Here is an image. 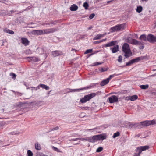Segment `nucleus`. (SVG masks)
<instances>
[{
    "instance_id": "25",
    "label": "nucleus",
    "mask_w": 156,
    "mask_h": 156,
    "mask_svg": "<svg viewBox=\"0 0 156 156\" xmlns=\"http://www.w3.org/2000/svg\"><path fill=\"white\" fill-rule=\"evenodd\" d=\"M139 148L142 151L148 149L149 147L148 145H146L143 146L139 147Z\"/></svg>"
},
{
    "instance_id": "20",
    "label": "nucleus",
    "mask_w": 156,
    "mask_h": 156,
    "mask_svg": "<svg viewBox=\"0 0 156 156\" xmlns=\"http://www.w3.org/2000/svg\"><path fill=\"white\" fill-rule=\"evenodd\" d=\"M78 9V7L75 4H73L70 8V9L71 11H76Z\"/></svg>"
},
{
    "instance_id": "7",
    "label": "nucleus",
    "mask_w": 156,
    "mask_h": 156,
    "mask_svg": "<svg viewBox=\"0 0 156 156\" xmlns=\"http://www.w3.org/2000/svg\"><path fill=\"white\" fill-rule=\"evenodd\" d=\"M118 96H116L115 95H113L109 97L108 98V100L109 102L110 103H114L118 101Z\"/></svg>"
},
{
    "instance_id": "48",
    "label": "nucleus",
    "mask_w": 156,
    "mask_h": 156,
    "mask_svg": "<svg viewBox=\"0 0 156 156\" xmlns=\"http://www.w3.org/2000/svg\"><path fill=\"white\" fill-rule=\"evenodd\" d=\"M31 90L32 91L34 90H39L40 89V87L39 86V85L37 87H31Z\"/></svg>"
},
{
    "instance_id": "8",
    "label": "nucleus",
    "mask_w": 156,
    "mask_h": 156,
    "mask_svg": "<svg viewBox=\"0 0 156 156\" xmlns=\"http://www.w3.org/2000/svg\"><path fill=\"white\" fill-rule=\"evenodd\" d=\"M148 41L151 43H154L156 42V36L151 34L148 35Z\"/></svg>"
},
{
    "instance_id": "3",
    "label": "nucleus",
    "mask_w": 156,
    "mask_h": 156,
    "mask_svg": "<svg viewBox=\"0 0 156 156\" xmlns=\"http://www.w3.org/2000/svg\"><path fill=\"white\" fill-rule=\"evenodd\" d=\"M58 22V20L53 21L52 20H50L47 21H45L42 24L43 26H47L46 27H52L55 25Z\"/></svg>"
},
{
    "instance_id": "17",
    "label": "nucleus",
    "mask_w": 156,
    "mask_h": 156,
    "mask_svg": "<svg viewBox=\"0 0 156 156\" xmlns=\"http://www.w3.org/2000/svg\"><path fill=\"white\" fill-rule=\"evenodd\" d=\"M122 51L124 53V56L127 58V43H125L122 47Z\"/></svg>"
},
{
    "instance_id": "21",
    "label": "nucleus",
    "mask_w": 156,
    "mask_h": 156,
    "mask_svg": "<svg viewBox=\"0 0 156 156\" xmlns=\"http://www.w3.org/2000/svg\"><path fill=\"white\" fill-rule=\"evenodd\" d=\"M109 82V80H108L107 79L102 81L100 84V85L101 86H103L104 85L108 84Z\"/></svg>"
},
{
    "instance_id": "23",
    "label": "nucleus",
    "mask_w": 156,
    "mask_h": 156,
    "mask_svg": "<svg viewBox=\"0 0 156 156\" xmlns=\"http://www.w3.org/2000/svg\"><path fill=\"white\" fill-rule=\"evenodd\" d=\"M39 86L40 87H42L43 89H45L46 90H48L50 88L48 86L44 84H40L39 85Z\"/></svg>"
},
{
    "instance_id": "47",
    "label": "nucleus",
    "mask_w": 156,
    "mask_h": 156,
    "mask_svg": "<svg viewBox=\"0 0 156 156\" xmlns=\"http://www.w3.org/2000/svg\"><path fill=\"white\" fill-rule=\"evenodd\" d=\"M151 125L156 124V119H154L152 120H151Z\"/></svg>"
},
{
    "instance_id": "31",
    "label": "nucleus",
    "mask_w": 156,
    "mask_h": 156,
    "mask_svg": "<svg viewBox=\"0 0 156 156\" xmlns=\"http://www.w3.org/2000/svg\"><path fill=\"white\" fill-rule=\"evenodd\" d=\"M143 8L141 6H138L136 9V11L138 13H140L142 10Z\"/></svg>"
},
{
    "instance_id": "38",
    "label": "nucleus",
    "mask_w": 156,
    "mask_h": 156,
    "mask_svg": "<svg viewBox=\"0 0 156 156\" xmlns=\"http://www.w3.org/2000/svg\"><path fill=\"white\" fill-rule=\"evenodd\" d=\"M27 156H33V153L30 150H29L27 151Z\"/></svg>"
},
{
    "instance_id": "29",
    "label": "nucleus",
    "mask_w": 156,
    "mask_h": 156,
    "mask_svg": "<svg viewBox=\"0 0 156 156\" xmlns=\"http://www.w3.org/2000/svg\"><path fill=\"white\" fill-rule=\"evenodd\" d=\"M120 135V133L119 131H117L116 132L114 133L112 136V137L115 138L117 136H119Z\"/></svg>"
},
{
    "instance_id": "32",
    "label": "nucleus",
    "mask_w": 156,
    "mask_h": 156,
    "mask_svg": "<svg viewBox=\"0 0 156 156\" xmlns=\"http://www.w3.org/2000/svg\"><path fill=\"white\" fill-rule=\"evenodd\" d=\"M148 85L147 84L146 85H141L140 87L142 89H146L148 88Z\"/></svg>"
},
{
    "instance_id": "63",
    "label": "nucleus",
    "mask_w": 156,
    "mask_h": 156,
    "mask_svg": "<svg viewBox=\"0 0 156 156\" xmlns=\"http://www.w3.org/2000/svg\"><path fill=\"white\" fill-rule=\"evenodd\" d=\"M5 42H5V41H1V46L4 45V44Z\"/></svg>"
},
{
    "instance_id": "13",
    "label": "nucleus",
    "mask_w": 156,
    "mask_h": 156,
    "mask_svg": "<svg viewBox=\"0 0 156 156\" xmlns=\"http://www.w3.org/2000/svg\"><path fill=\"white\" fill-rule=\"evenodd\" d=\"M130 43L133 45H140L141 44V42L135 39L131 38L130 40Z\"/></svg>"
},
{
    "instance_id": "37",
    "label": "nucleus",
    "mask_w": 156,
    "mask_h": 156,
    "mask_svg": "<svg viewBox=\"0 0 156 156\" xmlns=\"http://www.w3.org/2000/svg\"><path fill=\"white\" fill-rule=\"evenodd\" d=\"M80 140V138H73L69 139V141H77Z\"/></svg>"
},
{
    "instance_id": "49",
    "label": "nucleus",
    "mask_w": 156,
    "mask_h": 156,
    "mask_svg": "<svg viewBox=\"0 0 156 156\" xmlns=\"http://www.w3.org/2000/svg\"><path fill=\"white\" fill-rule=\"evenodd\" d=\"M133 63H134V62L133 59H132L130 60V61H129L127 62V66H130L131 64H133Z\"/></svg>"
},
{
    "instance_id": "9",
    "label": "nucleus",
    "mask_w": 156,
    "mask_h": 156,
    "mask_svg": "<svg viewBox=\"0 0 156 156\" xmlns=\"http://www.w3.org/2000/svg\"><path fill=\"white\" fill-rule=\"evenodd\" d=\"M139 125H140V128L143 126H147L151 125V120H146L144 121L141 122L139 123Z\"/></svg>"
},
{
    "instance_id": "39",
    "label": "nucleus",
    "mask_w": 156,
    "mask_h": 156,
    "mask_svg": "<svg viewBox=\"0 0 156 156\" xmlns=\"http://www.w3.org/2000/svg\"><path fill=\"white\" fill-rule=\"evenodd\" d=\"M31 51L30 49H27L25 51L24 53L26 55H28L31 53Z\"/></svg>"
},
{
    "instance_id": "12",
    "label": "nucleus",
    "mask_w": 156,
    "mask_h": 156,
    "mask_svg": "<svg viewBox=\"0 0 156 156\" xmlns=\"http://www.w3.org/2000/svg\"><path fill=\"white\" fill-rule=\"evenodd\" d=\"M117 43V41H112L110 42H108V43L106 44L103 45L102 47L103 48L104 47H108L113 46L116 45V44Z\"/></svg>"
},
{
    "instance_id": "44",
    "label": "nucleus",
    "mask_w": 156,
    "mask_h": 156,
    "mask_svg": "<svg viewBox=\"0 0 156 156\" xmlns=\"http://www.w3.org/2000/svg\"><path fill=\"white\" fill-rule=\"evenodd\" d=\"M122 59V57L121 55L119 56L117 59L118 62H121Z\"/></svg>"
},
{
    "instance_id": "51",
    "label": "nucleus",
    "mask_w": 156,
    "mask_h": 156,
    "mask_svg": "<svg viewBox=\"0 0 156 156\" xmlns=\"http://www.w3.org/2000/svg\"><path fill=\"white\" fill-rule=\"evenodd\" d=\"M95 14L94 13H92L90 14L89 16V19L90 20H91V19H93L94 16H95Z\"/></svg>"
},
{
    "instance_id": "2",
    "label": "nucleus",
    "mask_w": 156,
    "mask_h": 156,
    "mask_svg": "<svg viewBox=\"0 0 156 156\" xmlns=\"http://www.w3.org/2000/svg\"><path fill=\"white\" fill-rule=\"evenodd\" d=\"M96 95V94L94 93H91L88 95H85L83 98L80 99V101L82 103H85L89 101L93 98L95 97Z\"/></svg>"
},
{
    "instance_id": "45",
    "label": "nucleus",
    "mask_w": 156,
    "mask_h": 156,
    "mask_svg": "<svg viewBox=\"0 0 156 156\" xmlns=\"http://www.w3.org/2000/svg\"><path fill=\"white\" fill-rule=\"evenodd\" d=\"M92 49H87L84 52V54H86L89 53H91L92 52Z\"/></svg>"
},
{
    "instance_id": "14",
    "label": "nucleus",
    "mask_w": 156,
    "mask_h": 156,
    "mask_svg": "<svg viewBox=\"0 0 156 156\" xmlns=\"http://www.w3.org/2000/svg\"><path fill=\"white\" fill-rule=\"evenodd\" d=\"M21 43L25 46H27L29 45V41L26 38L23 37L21 38Z\"/></svg>"
},
{
    "instance_id": "30",
    "label": "nucleus",
    "mask_w": 156,
    "mask_h": 156,
    "mask_svg": "<svg viewBox=\"0 0 156 156\" xmlns=\"http://www.w3.org/2000/svg\"><path fill=\"white\" fill-rule=\"evenodd\" d=\"M35 148L36 150H40L41 148L40 144L37 143H36L35 144Z\"/></svg>"
},
{
    "instance_id": "4",
    "label": "nucleus",
    "mask_w": 156,
    "mask_h": 156,
    "mask_svg": "<svg viewBox=\"0 0 156 156\" xmlns=\"http://www.w3.org/2000/svg\"><path fill=\"white\" fill-rule=\"evenodd\" d=\"M124 24H118L115 26L113 27L110 28V30L112 32H117L119 31L122 28H123Z\"/></svg>"
},
{
    "instance_id": "22",
    "label": "nucleus",
    "mask_w": 156,
    "mask_h": 156,
    "mask_svg": "<svg viewBox=\"0 0 156 156\" xmlns=\"http://www.w3.org/2000/svg\"><path fill=\"white\" fill-rule=\"evenodd\" d=\"M44 104V102L43 101H37L35 103V105L38 106H42Z\"/></svg>"
},
{
    "instance_id": "58",
    "label": "nucleus",
    "mask_w": 156,
    "mask_h": 156,
    "mask_svg": "<svg viewBox=\"0 0 156 156\" xmlns=\"http://www.w3.org/2000/svg\"><path fill=\"white\" fill-rule=\"evenodd\" d=\"M120 92H112V94H118V95H120Z\"/></svg>"
},
{
    "instance_id": "46",
    "label": "nucleus",
    "mask_w": 156,
    "mask_h": 156,
    "mask_svg": "<svg viewBox=\"0 0 156 156\" xmlns=\"http://www.w3.org/2000/svg\"><path fill=\"white\" fill-rule=\"evenodd\" d=\"M107 69L105 68H101L99 69V71L101 72H104L106 71Z\"/></svg>"
},
{
    "instance_id": "35",
    "label": "nucleus",
    "mask_w": 156,
    "mask_h": 156,
    "mask_svg": "<svg viewBox=\"0 0 156 156\" xmlns=\"http://www.w3.org/2000/svg\"><path fill=\"white\" fill-rule=\"evenodd\" d=\"M83 6L85 9H87L89 7V5L87 2H85L83 4Z\"/></svg>"
},
{
    "instance_id": "52",
    "label": "nucleus",
    "mask_w": 156,
    "mask_h": 156,
    "mask_svg": "<svg viewBox=\"0 0 156 156\" xmlns=\"http://www.w3.org/2000/svg\"><path fill=\"white\" fill-rule=\"evenodd\" d=\"M27 58L29 62L33 61V57H28Z\"/></svg>"
},
{
    "instance_id": "10",
    "label": "nucleus",
    "mask_w": 156,
    "mask_h": 156,
    "mask_svg": "<svg viewBox=\"0 0 156 156\" xmlns=\"http://www.w3.org/2000/svg\"><path fill=\"white\" fill-rule=\"evenodd\" d=\"M57 30L56 28H51L43 30L44 34L52 33Z\"/></svg>"
},
{
    "instance_id": "26",
    "label": "nucleus",
    "mask_w": 156,
    "mask_h": 156,
    "mask_svg": "<svg viewBox=\"0 0 156 156\" xmlns=\"http://www.w3.org/2000/svg\"><path fill=\"white\" fill-rule=\"evenodd\" d=\"M143 58H144L142 56L139 57H137L136 58H133V60L134 62L135 63L139 62L141 59H143Z\"/></svg>"
},
{
    "instance_id": "57",
    "label": "nucleus",
    "mask_w": 156,
    "mask_h": 156,
    "mask_svg": "<svg viewBox=\"0 0 156 156\" xmlns=\"http://www.w3.org/2000/svg\"><path fill=\"white\" fill-rule=\"evenodd\" d=\"M114 0H111L110 1H107L106 2H105V5H107L110 3L112 2Z\"/></svg>"
},
{
    "instance_id": "18",
    "label": "nucleus",
    "mask_w": 156,
    "mask_h": 156,
    "mask_svg": "<svg viewBox=\"0 0 156 156\" xmlns=\"http://www.w3.org/2000/svg\"><path fill=\"white\" fill-rule=\"evenodd\" d=\"M139 39L141 41H148V35L147 37L145 34L141 35L139 37Z\"/></svg>"
},
{
    "instance_id": "60",
    "label": "nucleus",
    "mask_w": 156,
    "mask_h": 156,
    "mask_svg": "<svg viewBox=\"0 0 156 156\" xmlns=\"http://www.w3.org/2000/svg\"><path fill=\"white\" fill-rule=\"evenodd\" d=\"M11 74H12L11 75L12 76V78H15L16 76V75L13 73H11Z\"/></svg>"
},
{
    "instance_id": "16",
    "label": "nucleus",
    "mask_w": 156,
    "mask_h": 156,
    "mask_svg": "<svg viewBox=\"0 0 156 156\" xmlns=\"http://www.w3.org/2000/svg\"><path fill=\"white\" fill-rule=\"evenodd\" d=\"M33 33L35 35H37L44 34L43 30H34Z\"/></svg>"
},
{
    "instance_id": "40",
    "label": "nucleus",
    "mask_w": 156,
    "mask_h": 156,
    "mask_svg": "<svg viewBox=\"0 0 156 156\" xmlns=\"http://www.w3.org/2000/svg\"><path fill=\"white\" fill-rule=\"evenodd\" d=\"M59 129V127L57 126L56 127H55L53 128H51L49 129V130L48 132H50L52 131H54L57 130Z\"/></svg>"
},
{
    "instance_id": "42",
    "label": "nucleus",
    "mask_w": 156,
    "mask_h": 156,
    "mask_svg": "<svg viewBox=\"0 0 156 156\" xmlns=\"http://www.w3.org/2000/svg\"><path fill=\"white\" fill-rule=\"evenodd\" d=\"M103 148L102 147H100L98 148L96 150V152H100L101 151Z\"/></svg>"
},
{
    "instance_id": "43",
    "label": "nucleus",
    "mask_w": 156,
    "mask_h": 156,
    "mask_svg": "<svg viewBox=\"0 0 156 156\" xmlns=\"http://www.w3.org/2000/svg\"><path fill=\"white\" fill-rule=\"evenodd\" d=\"M142 151L139 148V147H138L137 148L136 150V152H137V154H139V155H140V154L142 152Z\"/></svg>"
},
{
    "instance_id": "59",
    "label": "nucleus",
    "mask_w": 156,
    "mask_h": 156,
    "mask_svg": "<svg viewBox=\"0 0 156 156\" xmlns=\"http://www.w3.org/2000/svg\"><path fill=\"white\" fill-rule=\"evenodd\" d=\"M100 50L96 51H94L93 53H92L90 55H94V54H96V53H98V52H100Z\"/></svg>"
},
{
    "instance_id": "34",
    "label": "nucleus",
    "mask_w": 156,
    "mask_h": 156,
    "mask_svg": "<svg viewBox=\"0 0 156 156\" xmlns=\"http://www.w3.org/2000/svg\"><path fill=\"white\" fill-rule=\"evenodd\" d=\"M51 148L54 150L55 151L58 152H62V151L58 149L57 148L52 146H51Z\"/></svg>"
},
{
    "instance_id": "50",
    "label": "nucleus",
    "mask_w": 156,
    "mask_h": 156,
    "mask_svg": "<svg viewBox=\"0 0 156 156\" xmlns=\"http://www.w3.org/2000/svg\"><path fill=\"white\" fill-rule=\"evenodd\" d=\"M120 92V94H126L127 93V90H122L120 91H119Z\"/></svg>"
},
{
    "instance_id": "53",
    "label": "nucleus",
    "mask_w": 156,
    "mask_h": 156,
    "mask_svg": "<svg viewBox=\"0 0 156 156\" xmlns=\"http://www.w3.org/2000/svg\"><path fill=\"white\" fill-rule=\"evenodd\" d=\"M81 108L83 110H89V109L90 108L86 106L82 107V108Z\"/></svg>"
},
{
    "instance_id": "54",
    "label": "nucleus",
    "mask_w": 156,
    "mask_h": 156,
    "mask_svg": "<svg viewBox=\"0 0 156 156\" xmlns=\"http://www.w3.org/2000/svg\"><path fill=\"white\" fill-rule=\"evenodd\" d=\"M37 156H48V155H45L42 153H39L37 154Z\"/></svg>"
},
{
    "instance_id": "24",
    "label": "nucleus",
    "mask_w": 156,
    "mask_h": 156,
    "mask_svg": "<svg viewBox=\"0 0 156 156\" xmlns=\"http://www.w3.org/2000/svg\"><path fill=\"white\" fill-rule=\"evenodd\" d=\"M132 54L130 50L129 45L127 44V58L132 55Z\"/></svg>"
},
{
    "instance_id": "36",
    "label": "nucleus",
    "mask_w": 156,
    "mask_h": 156,
    "mask_svg": "<svg viewBox=\"0 0 156 156\" xmlns=\"http://www.w3.org/2000/svg\"><path fill=\"white\" fill-rule=\"evenodd\" d=\"M33 61L34 62H37L40 61V59L38 57H33Z\"/></svg>"
},
{
    "instance_id": "41",
    "label": "nucleus",
    "mask_w": 156,
    "mask_h": 156,
    "mask_svg": "<svg viewBox=\"0 0 156 156\" xmlns=\"http://www.w3.org/2000/svg\"><path fill=\"white\" fill-rule=\"evenodd\" d=\"M117 75H116L115 74H113V75H110L109 76V77L108 78H107V79L108 80H109H109H110V79L112 78L115 77V76H117Z\"/></svg>"
},
{
    "instance_id": "64",
    "label": "nucleus",
    "mask_w": 156,
    "mask_h": 156,
    "mask_svg": "<svg viewBox=\"0 0 156 156\" xmlns=\"http://www.w3.org/2000/svg\"><path fill=\"white\" fill-rule=\"evenodd\" d=\"M144 47V44H142L141 46H140L139 48L140 49H143Z\"/></svg>"
},
{
    "instance_id": "11",
    "label": "nucleus",
    "mask_w": 156,
    "mask_h": 156,
    "mask_svg": "<svg viewBox=\"0 0 156 156\" xmlns=\"http://www.w3.org/2000/svg\"><path fill=\"white\" fill-rule=\"evenodd\" d=\"M52 56L53 57H55L63 55V52L62 51L59 50H55L51 52Z\"/></svg>"
},
{
    "instance_id": "1",
    "label": "nucleus",
    "mask_w": 156,
    "mask_h": 156,
    "mask_svg": "<svg viewBox=\"0 0 156 156\" xmlns=\"http://www.w3.org/2000/svg\"><path fill=\"white\" fill-rule=\"evenodd\" d=\"M99 84V83H91L89 86H87L85 87H84L82 88H79V89H70L69 88H67L66 89V91L67 92L69 93L70 92H76V91H79L80 90H84L87 89H91L95 87L97 85H98Z\"/></svg>"
},
{
    "instance_id": "56",
    "label": "nucleus",
    "mask_w": 156,
    "mask_h": 156,
    "mask_svg": "<svg viewBox=\"0 0 156 156\" xmlns=\"http://www.w3.org/2000/svg\"><path fill=\"white\" fill-rule=\"evenodd\" d=\"M15 95H16L21 96L22 95V94L21 93L16 91L15 92Z\"/></svg>"
},
{
    "instance_id": "19",
    "label": "nucleus",
    "mask_w": 156,
    "mask_h": 156,
    "mask_svg": "<svg viewBox=\"0 0 156 156\" xmlns=\"http://www.w3.org/2000/svg\"><path fill=\"white\" fill-rule=\"evenodd\" d=\"M138 98V96L136 95H134L128 97L127 100H130L131 101H134L136 100Z\"/></svg>"
},
{
    "instance_id": "28",
    "label": "nucleus",
    "mask_w": 156,
    "mask_h": 156,
    "mask_svg": "<svg viewBox=\"0 0 156 156\" xmlns=\"http://www.w3.org/2000/svg\"><path fill=\"white\" fill-rule=\"evenodd\" d=\"M102 37V34H99L95 36L94 38L93 39V40H97L100 39Z\"/></svg>"
},
{
    "instance_id": "61",
    "label": "nucleus",
    "mask_w": 156,
    "mask_h": 156,
    "mask_svg": "<svg viewBox=\"0 0 156 156\" xmlns=\"http://www.w3.org/2000/svg\"><path fill=\"white\" fill-rule=\"evenodd\" d=\"M101 43V40H100V41H94V44H99V43Z\"/></svg>"
},
{
    "instance_id": "62",
    "label": "nucleus",
    "mask_w": 156,
    "mask_h": 156,
    "mask_svg": "<svg viewBox=\"0 0 156 156\" xmlns=\"http://www.w3.org/2000/svg\"><path fill=\"white\" fill-rule=\"evenodd\" d=\"M102 63H100L99 62H97L96 63H95V65H94V66H96L98 65H101Z\"/></svg>"
},
{
    "instance_id": "15",
    "label": "nucleus",
    "mask_w": 156,
    "mask_h": 156,
    "mask_svg": "<svg viewBox=\"0 0 156 156\" xmlns=\"http://www.w3.org/2000/svg\"><path fill=\"white\" fill-rule=\"evenodd\" d=\"M110 49L112 50V52L113 53H115L119 50V48L118 45H116L113 48H110Z\"/></svg>"
},
{
    "instance_id": "55",
    "label": "nucleus",
    "mask_w": 156,
    "mask_h": 156,
    "mask_svg": "<svg viewBox=\"0 0 156 156\" xmlns=\"http://www.w3.org/2000/svg\"><path fill=\"white\" fill-rule=\"evenodd\" d=\"M89 137L86 138H80V140L81 141L85 140L86 141H88Z\"/></svg>"
},
{
    "instance_id": "27",
    "label": "nucleus",
    "mask_w": 156,
    "mask_h": 156,
    "mask_svg": "<svg viewBox=\"0 0 156 156\" xmlns=\"http://www.w3.org/2000/svg\"><path fill=\"white\" fill-rule=\"evenodd\" d=\"M4 31L6 33H9L10 34H14V32L7 28H6L4 30Z\"/></svg>"
},
{
    "instance_id": "6",
    "label": "nucleus",
    "mask_w": 156,
    "mask_h": 156,
    "mask_svg": "<svg viewBox=\"0 0 156 156\" xmlns=\"http://www.w3.org/2000/svg\"><path fill=\"white\" fill-rule=\"evenodd\" d=\"M140 125H139V123L134 124L130 122L127 123V126H128V128L129 129H140Z\"/></svg>"
},
{
    "instance_id": "5",
    "label": "nucleus",
    "mask_w": 156,
    "mask_h": 156,
    "mask_svg": "<svg viewBox=\"0 0 156 156\" xmlns=\"http://www.w3.org/2000/svg\"><path fill=\"white\" fill-rule=\"evenodd\" d=\"M94 138L95 141L100 140H103L106 139V136L105 134H100L99 135L93 136Z\"/></svg>"
},
{
    "instance_id": "33",
    "label": "nucleus",
    "mask_w": 156,
    "mask_h": 156,
    "mask_svg": "<svg viewBox=\"0 0 156 156\" xmlns=\"http://www.w3.org/2000/svg\"><path fill=\"white\" fill-rule=\"evenodd\" d=\"M88 141L91 143H94L95 142L93 136L92 137H89Z\"/></svg>"
}]
</instances>
